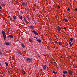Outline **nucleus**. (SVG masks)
<instances>
[{"label": "nucleus", "mask_w": 77, "mask_h": 77, "mask_svg": "<svg viewBox=\"0 0 77 77\" xmlns=\"http://www.w3.org/2000/svg\"><path fill=\"white\" fill-rule=\"evenodd\" d=\"M29 42H31V43H32V41H32V40H31V39L30 38H29Z\"/></svg>", "instance_id": "nucleus-21"}, {"label": "nucleus", "mask_w": 77, "mask_h": 77, "mask_svg": "<svg viewBox=\"0 0 77 77\" xmlns=\"http://www.w3.org/2000/svg\"><path fill=\"white\" fill-rule=\"evenodd\" d=\"M26 60L28 62H32V59L30 58H28Z\"/></svg>", "instance_id": "nucleus-7"}, {"label": "nucleus", "mask_w": 77, "mask_h": 77, "mask_svg": "<svg viewBox=\"0 0 77 77\" xmlns=\"http://www.w3.org/2000/svg\"><path fill=\"white\" fill-rule=\"evenodd\" d=\"M23 75H25V74H26V72H25V71H24V70H23Z\"/></svg>", "instance_id": "nucleus-19"}, {"label": "nucleus", "mask_w": 77, "mask_h": 77, "mask_svg": "<svg viewBox=\"0 0 77 77\" xmlns=\"http://www.w3.org/2000/svg\"><path fill=\"white\" fill-rule=\"evenodd\" d=\"M70 9H69V8H68V9H67V11H70Z\"/></svg>", "instance_id": "nucleus-31"}, {"label": "nucleus", "mask_w": 77, "mask_h": 77, "mask_svg": "<svg viewBox=\"0 0 77 77\" xmlns=\"http://www.w3.org/2000/svg\"><path fill=\"white\" fill-rule=\"evenodd\" d=\"M2 33L3 34V35H5V32H4V31H2Z\"/></svg>", "instance_id": "nucleus-24"}, {"label": "nucleus", "mask_w": 77, "mask_h": 77, "mask_svg": "<svg viewBox=\"0 0 77 77\" xmlns=\"http://www.w3.org/2000/svg\"><path fill=\"white\" fill-rule=\"evenodd\" d=\"M55 71H53V72H52V73H55Z\"/></svg>", "instance_id": "nucleus-33"}, {"label": "nucleus", "mask_w": 77, "mask_h": 77, "mask_svg": "<svg viewBox=\"0 0 77 77\" xmlns=\"http://www.w3.org/2000/svg\"><path fill=\"white\" fill-rule=\"evenodd\" d=\"M5 63L7 66H9V65L8 64V63H7V62H5Z\"/></svg>", "instance_id": "nucleus-22"}, {"label": "nucleus", "mask_w": 77, "mask_h": 77, "mask_svg": "<svg viewBox=\"0 0 77 77\" xmlns=\"http://www.w3.org/2000/svg\"><path fill=\"white\" fill-rule=\"evenodd\" d=\"M67 72H68L64 70L63 71V73L64 74H67Z\"/></svg>", "instance_id": "nucleus-10"}, {"label": "nucleus", "mask_w": 77, "mask_h": 77, "mask_svg": "<svg viewBox=\"0 0 77 77\" xmlns=\"http://www.w3.org/2000/svg\"><path fill=\"white\" fill-rule=\"evenodd\" d=\"M58 44H59V45H62V42H61V41L59 42H58Z\"/></svg>", "instance_id": "nucleus-17"}, {"label": "nucleus", "mask_w": 77, "mask_h": 77, "mask_svg": "<svg viewBox=\"0 0 77 77\" xmlns=\"http://www.w3.org/2000/svg\"><path fill=\"white\" fill-rule=\"evenodd\" d=\"M23 18L24 20H26V17H23Z\"/></svg>", "instance_id": "nucleus-32"}, {"label": "nucleus", "mask_w": 77, "mask_h": 77, "mask_svg": "<svg viewBox=\"0 0 77 77\" xmlns=\"http://www.w3.org/2000/svg\"><path fill=\"white\" fill-rule=\"evenodd\" d=\"M8 38H13L14 36L12 35H9L8 36Z\"/></svg>", "instance_id": "nucleus-9"}, {"label": "nucleus", "mask_w": 77, "mask_h": 77, "mask_svg": "<svg viewBox=\"0 0 77 77\" xmlns=\"http://www.w3.org/2000/svg\"><path fill=\"white\" fill-rule=\"evenodd\" d=\"M57 29L59 32H60V30H61V28L58 27V28H57Z\"/></svg>", "instance_id": "nucleus-11"}, {"label": "nucleus", "mask_w": 77, "mask_h": 77, "mask_svg": "<svg viewBox=\"0 0 77 77\" xmlns=\"http://www.w3.org/2000/svg\"><path fill=\"white\" fill-rule=\"evenodd\" d=\"M56 73H57V72H55L54 73L55 74H56Z\"/></svg>", "instance_id": "nucleus-34"}, {"label": "nucleus", "mask_w": 77, "mask_h": 77, "mask_svg": "<svg viewBox=\"0 0 77 77\" xmlns=\"http://www.w3.org/2000/svg\"><path fill=\"white\" fill-rule=\"evenodd\" d=\"M70 41L71 42H72V41H73V38H70Z\"/></svg>", "instance_id": "nucleus-25"}, {"label": "nucleus", "mask_w": 77, "mask_h": 77, "mask_svg": "<svg viewBox=\"0 0 77 77\" xmlns=\"http://www.w3.org/2000/svg\"><path fill=\"white\" fill-rule=\"evenodd\" d=\"M68 72H69V75H72V72L71 70H69L68 71Z\"/></svg>", "instance_id": "nucleus-4"}, {"label": "nucleus", "mask_w": 77, "mask_h": 77, "mask_svg": "<svg viewBox=\"0 0 77 77\" xmlns=\"http://www.w3.org/2000/svg\"><path fill=\"white\" fill-rule=\"evenodd\" d=\"M18 52L19 54H20V55H21V56L23 55V54H22V53H21V51H18Z\"/></svg>", "instance_id": "nucleus-16"}, {"label": "nucleus", "mask_w": 77, "mask_h": 77, "mask_svg": "<svg viewBox=\"0 0 77 77\" xmlns=\"http://www.w3.org/2000/svg\"><path fill=\"white\" fill-rule=\"evenodd\" d=\"M64 30H66V27H64Z\"/></svg>", "instance_id": "nucleus-29"}, {"label": "nucleus", "mask_w": 77, "mask_h": 77, "mask_svg": "<svg viewBox=\"0 0 77 77\" xmlns=\"http://www.w3.org/2000/svg\"><path fill=\"white\" fill-rule=\"evenodd\" d=\"M13 20H16V19H17V17H16L15 15L13 16Z\"/></svg>", "instance_id": "nucleus-13"}, {"label": "nucleus", "mask_w": 77, "mask_h": 77, "mask_svg": "<svg viewBox=\"0 0 77 77\" xmlns=\"http://www.w3.org/2000/svg\"><path fill=\"white\" fill-rule=\"evenodd\" d=\"M5 44L7 45H10V43L8 42H5Z\"/></svg>", "instance_id": "nucleus-14"}, {"label": "nucleus", "mask_w": 77, "mask_h": 77, "mask_svg": "<svg viewBox=\"0 0 77 77\" xmlns=\"http://www.w3.org/2000/svg\"><path fill=\"white\" fill-rule=\"evenodd\" d=\"M24 21L25 22V23H27V20H26V19H25V20H24Z\"/></svg>", "instance_id": "nucleus-27"}, {"label": "nucleus", "mask_w": 77, "mask_h": 77, "mask_svg": "<svg viewBox=\"0 0 77 77\" xmlns=\"http://www.w3.org/2000/svg\"><path fill=\"white\" fill-rule=\"evenodd\" d=\"M0 6L2 7H3V6H5V5L4 4L2 3H0Z\"/></svg>", "instance_id": "nucleus-8"}, {"label": "nucleus", "mask_w": 77, "mask_h": 77, "mask_svg": "<svg viewBox=\"0 0 77 77\" xmlns=\"http://www.w3.org/2000/svg\"><path fill=\"white\" fill-rule=\"evenodd\" d=\"M37 77H38V76H37Z\"/></svg>", "instance_id": "nucleus-39"}, {"label": "nucleus", "mask_w": 77, "mask_h": 77, "mask_svg": "<svg viewBox=\"0 0 77 77\" xmlns=\"http://www.w3.org/2000/svg\"><path fill=\"white\" fill-rule=\"evenodd\" d=\"M43 68L44 70H45L46 69V68H47V66L45 65H42Z\"/></svg>", "instance_id": "nucleus-6"}, {"label": "nucleus", "mask_w": 77, "mask_h": 77, "mask_svg": "<svg viewBox=\"0 0 77 77\" xmlns=\"http://www.w3.org/2000/svg\"><path fill=\"white\" fill-rule=\"evenodd\" d=\"M19 18L20 19V20H22V16L20 15H19Z\"/></svg>", "instance_id": "nucleus-20"}, {"label": "nucleus", "mask_w": 77, "mask_h": 77, "mask_svg": "<svg viewBox=\"0 0 77 77\" xmlns=\"http://www.w3.org/2000/svg\"><path fill=\"white\" fill-rule=\"evenodd\" d=\"M55 42L56 44H58V42H57V41H55Z\"/></svg>", "instance_id": "nucleus-26"}, {"label": "nucleus", "mask_w": 77, "mask_h": 77, "mask_svg": "<svg viewBox=\"0 0 77 77\" xmlns=\"http://www.w3.org/2000/svg\"><path fill=\"white\" fill-rule=\"evenodd\" d=\"M29 27L30 28V29H32V30H35V29H34V28H35V27H34V26L33 25H29Z\"/></svg>", "instance_id": "nucleus-3"}, {"label": "nucleus", "mask_w": 77, "mask_h": 77, "mask_svg": "<svg viewBox=\"0 0 77 77\" xmlns=\"http://www.w3.org/2000/svg\"><path fill=\"white\" fill-rule=\"evenodd\" d=\"M1 64H0V66H1Z\"/></svg>", "instance_id": "nucleus-36"}, {"label": "nucleus", "mask_w": 77, "mask_h": 77, "mask_svg": "<svg viewBox=\"0 0 77 77\" xmlns=\"http://www.w3.org/2000/svg\"><path fill=\"white\" fill-rule=\"evenodd\" d=\"M58 9H60V6H58Z\"/></svg>", "instance_id": "nucleus-28"}, {"label": "nucleus", "mask_w": 77, "mask_h": 77, "mask_svg": "<svg viewBox=\"0 0 77 77\" xmlns=\"http://www.w3.org/2000/svg\"><path fill=\"white\" fill-rule=\"evenodd\" d=\"M3 37L4 38V39H5L6 38V34L3 35Z\"/></svg>", "instance_id": "nucleus-15"}, {"label": "nucleus", "mask_w": 77, "mask_h": 77, "mask_svg": "<svg viewBox=\"0 0 77 77\" xmlns=\"http://www.w3.org/2000/svg\"><path fill=\"white\" fill-rule=\"evenodd\" d=\"M22 5L23 6H27V3H25L24 2H23L22 3Z\"/></svg>", "instance_id": "nucleus-5"}, {"label": "nucleus", "mask_w": 77, "mask_h": 77, "mask_svg": "<svg viewBox=\"0 0 77 77\" xmlns=\"http://www.w3.org/2000/svg\"><path fill=\"white\" fill-rule=\"evenodd\" d=\"M21 46L23 48H24V47H25V46L23 44H21Z\"/></svg>", "instance_id": "nucleus-18"}, {"label": "nucleus", "mask_w": 77, "mask_h": 77, "mask_svg": "<svg viewBox=\"0 0 77 77\" xmlns=\"http://www.w3.org/2000/svg\"><path fill=\"white\" fill-rule=\"evenodd\" d=\"M32 33H34V35H36L37 36H39V35L38 33L36 32V31H35V30H33V31H32Z\"/></svg>", "instance_id": "nucleus-1"}, {"label": "nucleus", "mask_w": 77, "mask_h": 77, "mask_svg": "<svg viewBox=\"0 0 77 77\" xmlns=\"http://www.w3.org/2000/svg\"><path fill=\"white\" fill-rule=\"evenodd\" d=\"M69 18H71V17H69Z\"/></svg>", "instance_id": "nucleus-38"}, {"label": "nucleus", "mask_w": 77, "mask_h": 77, "mask_svg": "<svg viewBox=\"0 0 77 77\" xmlns=\"http://www.w3.org/2000/svg\"><path fill=\"white\" fill-rule=\"evenodd\" d=\"M64 20L65 21V22H66V23H67V22H68V20L66 19H64Z\"/></svg>", "instance_id": "nucleus-23"}, {"label": "nucleus", "mask_w": 77, "mask_h": 77, "mask_svg": "<svg viewBox=\"0 0 77 77\" xmlns=\"http://www.w3.org/2000/svg\"><path fill=\"white\" fill-rule=\"evenodd\" d=\"M69 44L70 46H72V45H74V43H72V42H69Z\"/></svg>", "instance_id": "nucleus-12"}, {"label": "nucleus", "mask_w": 77, "mask_h": 77, "mask_svg": "<svg viewBox=\"0 0 77 77\" xmlns=\"http://www.w3.org/2000/svg\"><path fill=\"white\" fill-rule=\"evenodd\" d=\"M61 58H62V56H61Z\"/></svg>", "instance_id": "nucleus-37"}, {"label": "nucleus", "mask_w": 77, "mask_h": 77, "mask_svg": "<svg viewBox=\"0 0 77 77\" xmlns=\"http://www.w3.org/2000/svg\"><path fill=\"white\" fill-rule=\"evenodd\" d=\"M75 11H77V8H76L75 9Z\"/></svg>", "instance_id": "nucleus-35"}, {"label": "nucleus", "mask_w": 77, "mask_h": 77, "mask_svg": "<svg viewBox=\"0 0 77 77\" xmlns=\"http://www.w3.org/2000/svg\"><path fill=\"white\" fill-rule=\"evenodd\" d=\"M1 5H0V9H2V7H1Z\"/></svg>", "instance_id": "nucleus-30"}, {"label": "nucleus", "mask_w": 77, "mask_h": 77, "mask_svg": "<svg viewBox=\"0 0 77 77\" xmlns=\"http://www.w3.org/2000/svg\"><path fill=\"white\" fill-rule=\"evenodd\" d=\"M34 38H35V39H37V41L39 42V43H41V40L39 39L38 40V39L37 38V37L35 36H33Z\"/></svg>", "instance_id": "nucleus-2"}]
</instances>
